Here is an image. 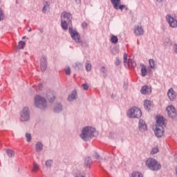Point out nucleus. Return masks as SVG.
Returning a JSON list of instances; mask_svg holds the SVG:
<instances>
[{
  "instance_id": "1",
  "label": "nucleus",
  "mask_w": 177,
  "mask_h": 177,
  "mask_svg": "<svg viewBox=\"0 0 177 177\" xmlns=\"http://www.w3.org/2000/svg\"><path fill=\"white\" fill-rule=\"evenodd\" d=\"M95 132H96V129H95V128L89 126L85 127L82 130L80 138L82 140L86 142V140H89L91 138H93Z\"/></svg>"
},
{
  "instance_id": "2",
  "label": "nucleus",
  "mask_w": 177,
  "mask_h": 177,
  "mask_svg": "<svg viewBox=\"0 0 177 177\" xmlns=\"http://www.w3.org/2000/svg\"><path fill=\"white\" fill-rule=\"evenodd\" d=\"M146 167L151 169V171H160L161 169V165L157 160L153 158H149L145 162Z\"/></svg>"
},
{
  "instance_id": "3",
  "label": "nucleus",
  "mask_w": 177,
  "mask_h": 177,
  "mask_svg": "<svg viewBox=\"0 0 177 177\" xmlns=\"http://www.w3.org/2000/svg\"><path fill=\"white\" fill-rule=\"evenodd\" d=\"M127 115L129 118H140L142 117V110L136 106H133L128 110Z\"/></svg>"
},
{
  "instance_id": "4",
  "label": "nucleus",
  "mask_w": 177,
  "mask_h": 177,
  "mask_svg": "<svg viewBox=\"0 0 177 177\" xmlns=\"http://www.w3.org/2000/svg\"><path fill=\"white\" fill-rule=\"evenodd\" d=\"M34 104L35 106L39 109H46V100L40 95H36L35 97Z\"/></svg>"
},
{
  "instance_id": "5",
  "label": "nucleus",
  "mask_w": 177,
  "mask_h": 177,
  "mask_svg": "<svg viewBox=\"0 0 177 177\" xmlns=\"http://www.w3.org/2000/svg\"><path fill=\"white\" fill-rule=\"evenodd\" d=\"M69 33L71 35V38L77 44H82V40L81 39V35H80V33H78V31H77V30L73 29L71 27H69Z\"/></svg>"
},
{
  "instance_id": "6",
  "label": "nucleus",
  "mask_w": 177,
  "mask_h": 177,
  "mask_svg": "<svg viewBox=\"0 0 177 177\" xmlns=\"http://www.w3.org/2000/svg\"><path fill=\"white\" fill-rule=\"evenodd\" d=\"M166 21L171 28H177V19L171 14L166 15Z\"/></svg>"
},
{
  "instance_id": "7",
  "label": "nucleus",
  "mask_w": 177,
  "mask_h": 177,
  "mask_svg": "<svg viewBox=\"0 0 177 177\" xmlns=\"http://www.w3.org/2000/svg\"><path fill=\"white\" fill-rule=\"evenodd\" d=\"M30 120V110L28 107H24L20 113V121L24 122Z\"/></svg>"
},
{
  "instance_id": "8",
  "label": "nucleus",
  "mask_w": 177,
  "mask_h": 177,
  "mask_svg": "<svg viewBox=\"0 0 177 177\" xmlns=\"http://www.w3.org/2000/svg\"><path fill=\"white\" fill-rule=\"evenodd\" d=\"M127 53H124V57H123V62L124 66L127 67H136V62L132 59V58H129L128 60V62H127Z\"/></svg>"
},
{
  "instance_id": "9",
  "label": "nucleus",
  "mask_w": 177,
  "mask_h": 177,
  "mask_svg": "<svg viewBox=\"0 0 177 177\" xmlns=\"http://www.w3.org/2000/svg\"><path fill=\"white\" fill-rule=\"evenodd\" d=\"M167 113L168 114V116L170 118H175L177 115L176 109H175V106L173 105H169L166 109Z\"/></svg>"
},
{
  "instance_id": "10",
  "label": "nucleus",
  "mask_w": 177,
  "mask_h": 177,
  "mask_svg": "<svg viewBox=\"0 0 177 177\" xmlns=\"http://www.w3.org/2000/svg\"><path fill=\"white\" fill-rule=\"evenodd\" d=\"M71 20H73V16L70 14V12H67L64 11L61 14V21H66L68 23H71Z\"/></svg>"
},
{
  "instance_id": "11",
  "label": "nucleus",
  "mask_w": 177,
  "mask_h": 177,
  "mask_svg": "<svg viewBox=\"0 0 177 177\" xmlns=\"http://www.w3.org/2000/svg\"><path fill=\"white\" fill-rule=\"evenodd\" d=\"M164 128L162 127L154 126L153 131L156 138H162L164 136Z\"/></svg>"
},
{
  "instance_id": "12",
  "label": "nucleus",
  "mask_w": 177,
  "mask_h": 177,
  "mask_svg": "<svg viewBox=\"0 0 177 177\" xmlns=\"http://www.w3.org/2000/svg\"><path fill=\"white\" fill-rule=\"evenodd\" d=\"M165 118H164V117L161 115L156 116V124L155 127H165Z\"/></svg>"
},
{
  "instance_id": "13",
  "label": "nucleus",
  "mask_w": 177,
  "mask_h": 177,
  "mask_svg": "<svg viewBox=\"0 0 177 177\" xmlns=\"http://www.w3.org/2000/svg\"><path fill=\"white\" fill-rule=\"evenodd\" d=\"M133 32L137 37H140V35L145 34V30H143L142 26L137 25L134 27Z\"/></svg>"
},
{
  "instance_id": "14",
  "label": "nucleus",
  "mask_w": 177,
  "mask_h": 177,
  "mask_svg": "<svg viewBox=\"0 0 177 177\" xmlns=\"http://www.w3.org/2000/svg\"><path fill=\"white\" fill-rule=\"evenodd\" d=\"M167 97L169 99L171 102H174L175 99H176V92L174 90V88H170L167 91Z\"/></svg>"
},
{
  "instance_id": "15",
  "label": "nucleus",
  "mask_w": 177,
  "mask_h": 177,
  "mask_svg": "<svg viewBox=\"0 0 177 177\" xmlns=\"http://www.w3.org/2000/svg\"><path fill=\"white\" fill-rule=\"evenodd\" d=\"M138 128L141 132H145V131L147 130V124H146V122H145L143 119H140L138 122Z\"/></svg>"
},
{
  "instance_id": "16",
  "label": "nucleus",
  "mask_w": 177,
  "mask_h": 177,
  "mask_svg": "<svg viewBox=\"0 0 177 177\" xmlns=\"http://www.w3.org/2000/svg\"><path fill=\"white\" fill-rule=\"evenodd\" d=\"M46 57H42L40 59V68L41 71H45L46 70Z\"/></svg>"
},
{
  "instance_id": "17",
  "label": "nucleus",
  "mask_w": 177,
  "mask_h": 177,
  "mask_svg": "<svg viewBox=\"0 0 177 177\" xmlns=\"http://www.w3.org/2000/svg\"><path fill=\"white\" fill-rule=\"evenodd\" d=\"M142 95H150V93L151 92V87L146 85L142 86L140 91Z\"/></svg>"
},
{
  "instance_id": "18",
  "label": "nucleus",
  "mask_w": 177,
  "mask_h": 177,
  "mask_svg": "<svg viewBox=\"0 0 177 177\" xmlns=\"http://www.w3.org/2000/svg\"><path fill=\"white\" fill-rule=\"evenodd\" d=\"M43 9H42V12L43 13H48V12H49V10L50 9V2L49 1H44L43 3Z\"/></svg>"
},
{
  "instance_id": "19",
  "label": "nucleus",
  "mask_w": 177,
  "mask_h": 177,
  "mask_svg": "<svg viewBox=\"0 0 177 177\" xmlns=\"http://www.w3.org/2000/svg\"><path fill=\"white\" fill-rule=\"evenodd\" d=\"M46 97L50 103H53V102H55V100L56 99L55 95H53V93H52V91H50L47 92Z\"/></svg>"
},
{
  "instance_id": "20",
  "label": "nucleus",
  "mask_w": 177,
  "mask_h": 177,
  "mask_svg": "<svg viewBox=\"0 0 177 177\" xmlns=\"http://www.w3.org/2000/svg\"><path fill=\"white\" fill-rule=\"evenodd\" d=\"M144 107L145 110H150L153 107V102L149 100H145L144 101Z\"/></svg>"
},
{
  "instance_id": "21",
  "label": "nucleus",
  "mask_w": 177,
  "mask_h": 177,
  "mask_svg": "<svg viewBox=\"0 0 177 177\" xmlns=\"http://www.w3.org/2000/svg\"><path fill=\"white\" fill-rule=\"evenodd\" d=\"M53 111L55 113H62V111H63V105L60 103L56 104L54 106Z\"/></svg>"
},
{
  "instance_id": "22",
  "label": "nucleus",
  "mask_w": 177,
  "mask_h": 177,
  "mask_svg": "<svg viewBox=\"0 0 177 177\" xmlns=\"http://www.w3.org/2000/svg\"><path fill=\"white\" fill-rule=\"evenodd\" d=\"M75 99H77V91H73L71 94L68 95V100L73 102V100H75Z\"/></svg>"
},
{
  "instance_id": "23",
  "label": "nucleus",
  "mask_w": 177,
  "mask_h": 177,
  "mask_svg": "<svg viewBox=\"0 0 177 177\" xmlns=\"http://www.w3.org/2000/svg\"><path fill=\"white\" fill-rule=\"evenodd\" d=\"M111 2L113 5L114 9L118 10V6L121 4V0H111Z\"/></svg>"
},
{
  "instance_id": "24",
  "label": "nucleus",
  "mask_w": 177,
  "mask_h": 177,
  "mask_svg": "<svg viewBox=\"0 0 177 177\" xmlns=\"http://www.w3.org/2000/svg\"><path fill=\"white\" fill-rule=\"evenodd\" d=\"M141 75L142 77H146L147 75V68H146V66L142 65L141 67Z\"/></svg>"
},
{
  "instance_id": "25",
  "label": "nucleus",
  "mask_w": 177,
  "mask_h": 177,
  "mask_svg": "<svg viewBox=\"0 0 177 177\" xmlns=\"http://www.w3.org/2000/svg\"><path fill=\"white\" fill-rule=\"evenodd\" d=\"M91 164H92V160L91 159V158L89 157L86 158L84 160V165H86V167L87 168H89Z\"/></svg>"
},
{
  "instance_id": "26",
  "label": "nucleus",
  "mask_w": 177,
  "mask_h": 177,
  "mask_svg": "<svg viewBox=\"0 0 177 177\" xmlns=\"http://www.w3.org/2000/svg\"><path fill=\"white\" fill-rule=\"evenodd\" d=\"M71 23H68L67 21H61V26L63 30H68V24H71Z\"/></svg>"
},
{
  "instance_id": "27",
  "label": "nucleus",
  "mask_w": 177,
  "mask_h": 177,
  "mask_svg": "<svg viewBox=\"0 0 177 177\" xmlns=\"http://www.w3.org/2000/svg\"><path fill=\"white\" fill-rule=\"evenodd\" d=\"M85 68L87 72L91 71L92 70V64H91V61H86L85 63Z\"/></svg>"
},
{
  "instance_id": "28",
  "label": "nucleus",
  "mask_w": 177,
  "mask_h": 177,
  "mask_svg": "<svg viewBox=\"0 0 177 177\" xmlns=\"http://www.w3.org/2000/svg\"><path fill=\"white\" fill-rule=\"evenodd\" d=\"M130 177H143V174H142V172L140 171H133V173H131V176Z\"/></svg>"
},
{
  "instance_id": "29",
  "label": "nucleus",
  "mask_w": 177,
  "mask_h": 177,
  "mask_svg": "<svg viewBox=\"0 0 177 177\" xmlns=\"http://www.w3.org/2000/svg\"><path fill=\"white\" fill-rule=\"evenodd\" d=\"M44 147V145H42V142H38L36 144V151H41Z\"/></svg>"
},
{
  "instance_id": "30",
  "label": "nucleus",
  "mask_w": 177,
  "mask_h": 177,
  "mask_svg": "<svg viewBox=\"0 0 177 177\" xmlns=\"http://www.w3.org/2000/svg\"><path fill=\"white\" fill-rule=\"evenodd\" d=\"M149 62L150 68H152V70L156 68V62H154V59H150Z\"/></svg>"
},
{
  "instance_id": "31",
  "label": "nucleus",
  "mask_w": 177,
  "mask_h": 177,
  "mask_svg": "<svg viewBox=\"0 0 177 177\" xmlns=\"http://www.w3.org/2000/svg\"><path fill=\"white\" fill-rule=\"evenodd\" d=\"M45 165L47 168H52V166L53 165V160H48L46 161Z\"/></svg>"
},
{
  "instance_id": "32",
  "label": "nucleus",
  "mask_w": 177,
  "mask_h": 177,
  "mask_svg": "<svg viewBox=\"0 0 177 177\" xmlns=\"http://www.w3.org/2000/svg\"><path fill=\"white\" fill-rule=\"evenodd\" d=\"M39 171V166L36 162L33 163V167L32 169V171L33 172H38Z\"/></svg>"
},
{
  "instance_id": "33",
  "label": "nucleus",
  "mask_w": 177,
  "mask_h": 177,
  "mask_svg": "<svg viewBox=\"0 0 177 177\" xmlns=\"http://www.w3.org/2000/svg\"><path fill=\"white\" fill-rule=\"evenodd\" d=\"M111 42L112 44H117L118 42V37H117V36L112 35L111 37Z\"/></svg>"
},
{
  "instance_id": "34",
  "label": "nucleus",
  "mask_w": 177,
  "mask_h": 177,
  "mask_svg": "<svg viewBox=\"0 0 177 177\" xmlns=\"http://www.w3.org/2000/svg\"><path fill=\"white\" fill-rule=\"evenodd\" d=\"M158 151H160V150L158 149V147H155L153 148H152L151 151V154H157V153H158Z\"/></svg>"
},
{
  "instance_id": "35",
  "label": "nucleus",
  "mask_w": 177,
  "mask_h": 177,
  "mask_svg": "<svg viewBox=\"0 0 177 177\" xmlns=\"http://www.w3.org/2000/svg\"><path fill=\"white\" fill-rule=\"evenodd\" d=\"M24 46H26V42L21 41L19 42L18 48L19 49H24Z\"/></svg>"
},
{
  "instance_id": "36",
  "label": "nucleus",
  "mask_w": 177,
  "mask_h": 177,
  "mask_svg": "<svg viewBox=\"0 0 177 177\" xmlns=\"http://www.w3.org/2000/svg\"><path fill=\"white\" fill-rule=\"evenodd\" d=\"M6 153H7L8 157H13V156H15V152L10 149H7Z\"/></svg>"
},
{
  "instance_id": "37",
  "label": "nucleus",
  "mask_w": 177,
  "mask_h": 177,
  "mask_svg": "<svg viewBox=\"0 0 177 177\" xmlns=\"http://www.w3.org/2000/svg\"><path fill=\"white\" fill-rule=\"evenodd\" d=\"M65 73L66 74V75H70L71 74V69L70 68V67L66 66L65 68Z\"/></svg>"
},
{
  "instance_id": "38",
  "label": "nucleus",
  "mask_w": 177,
  "mask_h": 177,
  "mask_svg": "<svg viewBox=\"0 0 177 177\" xmlns=\"http://www.w3.org/2000/svg\"><path fill=\"white\" fill-rule=\"evenodd\" d=\"M101 73H103L104 76L106 77L107 76V70L106 69V68H104V66H102L100 69Z\"/></svg>"
},
{
  "instance_id": "39",
  "label": "nucleus",
  "mask_w": 177,
  "mask_h": 177,
  "mask_svg": "<svg viewBox=\"0 0 177 177\" xmlns=\"http://www.w3.org/2000/svg\"><path fill=\"white\" fill-rule=\"evenodd\" d=\"M118 9H120V10H124V9H125L126 10H128V8L125 5H120L118 6Z\"/></svg>"
},
{
  "instance_id": "40",
  "label": "nucleus",
  "mask_w": 177,
  "mask_h": 177,
  "mask_svg": "<svg viewBox=\"0 0 177 177\" xmlns=\"http://www.w3.org/2000/svg\"><path fill=\"white\" fill-rule=\"evenodd\" d=\"M26 138L27 139V142H31L32 137L30 133H27L26 134Z\"/></svg>"
},
{
  "instance_id": "41",
  "label": "nucleus",
  "mask_w": 177,
  "mask_h": 177,
  "mask_svg": "<svg viewBox=\"0 0 177 177\" xmlns=\"http://www.w3.org/2000/svg\"><path fill=\"white\" fill-rule=\"evenodd\" d=\"M82 87H83L84 91H88V89H89V86L86 84H82Z\"/></svg>"
},
{
  "instance_id": "42",
  "label": "nucleus",
  "mask_w": 177,
  "mask_h": 177,
  "mask_svg": "<svg viewBox=\"0 0 177 177\" xmlns=\"http://www.w3.org/2000/svg\"><path fill=\"white\" fill-rule=\"evenodd\" d=\"M120 63H121V61H120V59L116 58L115 62V66H120Z\"/></svg>"
},
{
  "instance_id": "43",
  "label": "nucleus",
  "mask_w": 177,
  "mask_h": 177,
  "mask_svg": "<svg viewBox=\"0 0 177 177\" xmlns=\"http://www.w3.org/2000/svg\"><path fill=\"white\" fill-rule=\"evenodd\" d=\"M173 50L177 53V44H174L173 46Z\"/></svg>"
},
{
  "instance_id": "44",
  "label": "nucleus",
  "mask_w": 177,
  "mask_h": 177,
  "mask_svg": "<svg viewBox=\"0 0 177 177\" xmlns=\"http://www.w3.org/2000/svg\"><path fill=\"white\" fill-rule=\"evenodd\" d=\"M75 65L76 67H78V68H81L82 67V64H81L80 62H77Z\"/></svg>"
},
{
  "instance_id": "45",
  "label": "nucleus",
  "mask_w": 177,
  "mask_h": 177,
  "mask_svg": "<svg viewBox=\"0 0 177 177\" xmlns=\"http://www.w3.org/2000/svg\"><path fill=\"white\" fill-rule=\"evenodd\" d=\"M95 158L98 160L99 161H100V156H99V154L95 153Z\"/></svg>"
},
{
  "instance_id": "46",
  "label": "nucleus",
  "mask_w": 177,
  "mask_h": 177,
  "mask_svg": "<svg viewBox=\"0 0 177 177\" xmlns=\"http://www.w3.org/2000/svg\"><path fill=\"white\" fill-rule=\"evenodd\" d=\"M82 27L83 28H86V27H88V24H86V22H84L82 24Z\"/></svg>"
},
{
  "instance_id": "47",
  "label": "nucleus",
  "mask_w": 177,
  "mask_h": 177,
  "mask_svg": "<svg viewBox=\"0 0 177 177\" xmlns=\"http://www.w3.org/2000/svg\"><path fill=\"white\" fill-rule=\"evenodd\" d=\"M0 17L3 19V12H2V10L0 9Z\"/></svg>"
},
{
  "instance_id": "48",
  "label": "nucleus",
  "mask_w": 177,
  "mask_h": 177,
  "mask_svg": "<svg viewBox=\"0 0 177 177\" xmlns=\"http://www.w3.org/2000/svg\"><path fill=\"white\" fill-rule=\"evenodd\" d=\"M39 91H42V84L38 85Z\"/></svg>"
},
{
  "instance_id": "49",
  "label": "nucleus",
  "mask_w": 177,
  "mask_h": 177,
  "mask_svg": "<svg viewBox=\"0 0 177 177\" xmlns=\"http://www.w3.org/2000/svg\"><path fill=\"white\" fill-rule=\"evenodd\" d=\"M167 44H169V45H172V43H171V41L169 39L167 40Z\"/></svg>"
},
{
  "instance_id": "50",
  "label": "nucleus",
  "mask_w": 177,
  "mask_h": 177,
  "mask_svg": "<svg viewBox=\"0 0 177 177\" xmlns=\"http://www.w3.org/2000/svg\"><path fill=\"white\" fill-rule=\"evenodd\" d=\"M156 1H157V2L161 3V2H164V1H165V0H156Z\"/></svg>"
},
{
  "instance_id": "51",
  "label": "nucleus",
  "mask_w": 177,
  "mask_h": 177,
  "mask_svg": "<svg viewBox=\"0 0 177 177\" xmlns=\"http://www.w3.org/2000/svg\"><path fill=\"white\" fill-rule=\"evenodd\" d=\"M28 31V32H31V31H32V29L30 28Z\"/></svg>"
},
{
  "instance_id": "52",
  "label": "nucleus",
  "mask_w": 177,
  "mask_h": 177,
  "mask_svg": "<svg viewBox=\"0 0 177 177\" xmlns=\"http://www.w3.org/2000/svg\"><path fill=\"white\" fill-rule=\"evenodd\" d=\"M176 175L177 176V167H176Z\"/></svg>"
},
{
  "instance_id": "53",
  "label": "nucleus",
  "mask_w": 177,
  "mask_h": 177,
  "mask_svg": "<svg viewBox=\"0 0 177 177\" xmlns=\"http://www.w3.org/2000/svg\"><path fill=\"white\" fill-rule=\"evenodd\" d=\"M76 2H81V0H75Z\"/></svg>"
},
{
  "instance_id": "54",
  "label": "nucleus",
  "mask_w": 177,
  "mask_h": 177,
  "mask_svg": "<svg viewBox=\"0 0 177 177\" xmlns=\"http://www.w3.org/2000/svg\"><path fill=\"white\" fill-rule=\"evenodd\" d=\"M3 18L0 17V21H1V20H3Z\"/></svg>"
},
{
  "instance_id": "55",
  "label": "nucleus",
  "mask_w": 177,
  "mask_h": 177,
  "mask_svg": "<svg viewBox=\"0 0 177 177\" xmlns=\"http://www.w3.org/2000/svg\"><path fill=\"white\" fill-rule=\"evenodd\" d=\"M25 38H26V37H23V39H24Z\"/></svg>"
}]
</instances>
